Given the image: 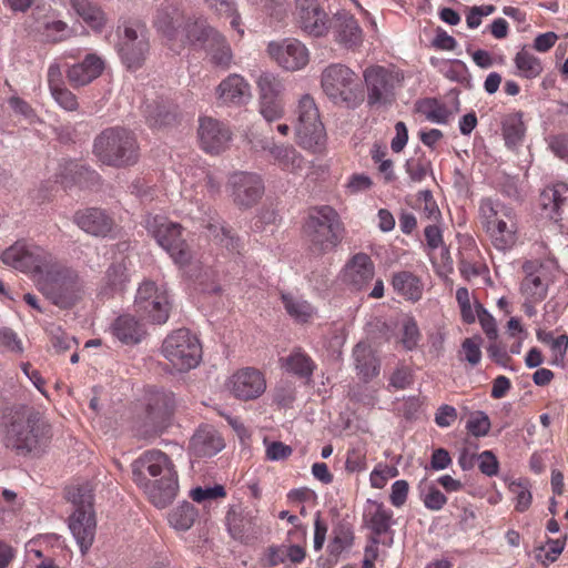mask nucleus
I'll list each match as a JSON object with an SVG mask.
<instances>
[{"mask_svg":"<svg viewBox=\"0 0 568 568\" xmlns=\"http://www.w3.org/2000/svg\"><path fill=\"white\" fill-rule=\"evenodd\" d=\"M132 479L158 508H165L179 491V475L174 463L159 449L144 452L132 465Z\"/></svg>","mask_w":568,"mask_h":568,"instance_id":"f257e3e1","label":"nucleus"},{"mask_svg":"<svg viewBox=\"0 0 568 568\" xmlns=\"http://www.w3.org/2000/svg\"><path fill=\"white\" fill-rule=\"evenodd\" d=\"M52 438V427L34 408L16 410L6 426L3 444L18 456H40Z\"/></svg>","mask_w":568,"mask_h":568,"instance_id":"f03ea898","label":"nucleus"},{"mask_svg":"<svg viewBox=\"0 0 568 568\" xmlns=\"http://www.w3.org/2000/svg\"><path fill=\"white\" fill-rule=\"evenodd\" d=\"M37 285L52 304L64 310L74 306L84 295V282L79 273L52 260L42 268Z\"/></svg>","mask_w":568,"mask_h":568,"instance_id":"7ed1b4c3","label":"nucleus"},{"mask_svg":"<svg viewBox=\"0 0 568 568\" xmlns=\"http://www.w3.org/2000/svg\"><path fill=\"white\" fill-rule=\"evenodd\" d=\"M303 234L310 251L315 255H324L341 244L344 225L339 214L332 206H314L308 210Z\"/></svg>","mask_w":568,"mask_h":568,"instance_id":"20e7f679","label":"nucleus"},{"mask_svg":"<svg viewBox=\"0 0 568 568\" xmlns=\"http://www.w3.org/2000/svg\"><path fill=\"white\" fill-rule=\"evenodd\" d=\"M92 152L102 164L120 169L138 162L139 144L131 130L110 126L94 138Z\"/></svg>","mask_w":568,"mask_h":568,"instance_id":"39448f33","label":"nucleus"},{"mask_svg":"<svg viewBox=\"0 0 568 568\" xmlns=\"http://www.w3.org/2000/svg\"><path fill=\"white\" fill-rule=\"evenodd\" d=\"M479 216L486 233L497 250L507 251L516 244L518 223L511 207L490 199H484L479 205Z\"/></svg>","mask_w":568,"mask_h":568,"instance_id":"423d86ee","label":"nucleus"},{"mask_svg":"<svg viewBox=\"0 0 568 568\" xmlns=\"http://www.w3.org/2000/svg\"><path fill=\"white\" fill-rule=\"evenodd\" d=\"M67 495L74 505V511L69 517V529L82 555H85L94 541L97 529L92 488L89 485L71 487Z\"/></svg>","mask_w":568,"mask_h":568,"instance_id":"0eeeda50","label":"nucleus"},{"mask_svg":"<svg viewBox=\"0 0 568 568\" xmlns=\"http://www.w3.org/2000/svg\"><path fill=\"white\" fill-rule=\"evenodd\" d=\"M295 113L294 130L297 144L314 153H322L327 138L314 99L310 94H304L298 100Z\"/></svg>","mask_w":568,"mask_h":568,"instance_id":"6e6552de","label":"nucleus"},{"mask_svg":"<svg viewBox=\"0 0 568 568\" xmlns=\"http://www.w3.org/2000/svg\"><path fill=\"white\" fill-rule=\"evenodd\" d=\"M321 87L335 104L356 105L361 99L358 75L342 63H332L322 71Z\"/></svg>","mask_w":568,"mask_h":568,"instance_id":"1a4fd4ad","label":"nucleus"},{"mask_svg":"<svg viewBox=\"0 0 568 568\" xmlns=\"http://www.w3.org/2000/svg\"><path fill=\"white\" fill-rule=\"evenodd\" d=\"M133 307L142 321L155 325L165 324L172 308L166 285L151 280L143 281L136 290Z\"/></svg>","mask_w":568,"mask_h":568,"instance_id":"9d476101","label":"nucleus"},{"mask_svg":"<svg viewBox=\"0 0 568 568\" xmlns=\"http://www.w3.org/2000/svg\"><path fill=\"white\" fill-rule=\"evenodd\" d=\"M161 352L179 372L195 368L202 359L200 339L186 328H180L169 334L162 343Z\"/></svg>","mask_w":568,"mask_h":568,"instance_id":"9b49d317","label":"nucleus"},{"mask_svg":"<svg viewBox=\"0 0 568 568\" xmlns=\"http://www.w3.org/2000/svg\"><path fill=\"white\" fill-rule=\"evenodd\" d=\"M119 30L118 53L130 70L141 68L150 51L149 31L140 21H126Z\"/></svg>","mask_w":568,"mask_h":568,"instance_id":"f8f14e48","label":"nucleus"},{"mask_svg":"<svg viewBox=\"0 0 568 568\" xmlns=\"http://www.w3.org/2000/svg\"><path fill=\"white\" fill-rule=\"evenodd\" d=\"M145 225L159 245L170 254L175 263L185 265L190 262L191 251L181 236L182 226L179 223L171 222L162 215H148Z\"/></svg>","mask_w":568,"mask_h":568,"instance_id":"ddd939ff","label":"nucleus"},{"mask_svg":"<svg viewBox=\"0 0 568 568\" xmlns=\"http://www.w3.org/2000/svg\"><path fill=\"white\" fill-rule=\"evenodd\" d=\"M176 400L174 394L168 390H150L146 396V423L144 429L138 433L144 438L155 437L169 424L174 414Z\"/></svg>","mask_w":568,"mask_h":568,"instance_id":"4468645a","label":"nucleus"},{"mask_svg":"<svg viewBox=\"0 0 568 568\" xmlns=\"http://www.w3.org/2000/svg\"><path fill=\"white\" fill-rule=\"evenodd\" d=\"M363 77L369 105H388L395 100V88L400 81L398 72L382 65H372L365 69Z\"/></svg>","mask_w":568,"mask_h":568,"instance_id":"2eb2a0df","label":"nucleus"},{"mask_svg":"<svg viewBox=\"0 0 568 568\" xmlns=\"http://www.w3.org/2000/svg\"><path fill=\"white\" fill-rule=\"evenodd\" d=\"M539 205L545 217L568 233V185L565 182L546 186L539 194Z\"/></svg>","mask_w":568,"mask_h":568,"instance_id":"dca6fc26","label":"nucleus"},{"mask_svg":"<svg viewBox=\"0 0 568 568\" xmlns=\"http://www.w3.org/2000/svg\"><path fill=\"white\" fill-rule=\"evenodd\" d=\"M295 20L306 34L321 38L329 30V18L317 0H295Z\"/></svg>","mask_w":568,"mask_h":568,"instance_id":"f3484780","label":"nucleus"},{"mask_svg":"<svg viewBox=\"0 0 568 568\" xmlns=\"http://www.w3.org/2000/svg\"><path fill=\"white\" fill-rule=\"evenodd\" d=\"M268 54L285 70L296 71L303 69L310 61V52L297 39L273 41L267 47Z\"/></svg>","mask_w":568,"mask_h":568,"instance_id":"a211bd4d","label":"nucleus"},{"mask_svg":"<svg viewBox=\"0 0 568 568\" xmlns=\"http://www.w3.org/2000/svg\"><path fill=\"white\" fill-rule=\"evenodd\" d=\"M525 277L520 283V292L526 301L538 303L546 298L548 286L552 282L548 267L544 263L527 261L523 264Z\"/></svg>","mask_w":568,"mask_h":568,"instance_id":"6ab92c4d","label":"nucleus"},{"mask_svg":"<svg viewBox=\"0 0 568 568\" xmlns=\"http://www.w3.org/2000/svg\"><path fill=\"white\" fill-rule=\"evenodd\" d=\"M197 135L201 149L210 154H220L226 150L232 138L230 129L217 119H199Z\"/></svg>","mask_w":568,"mask_h":568,"instance_id":"aec40b11","label":"nucleus"},{"mask_svg":"<svg viewBox=\"0 0 568 568\" xmlns=\"http://www.w3.org/2000/svg\"><path fill=\"white\" fill-rule=\"evenodd\" d=\"M230 392L239 399L251 400L260 397L266 389L263 374L253 367L235 372L227 382Z\"/></svg>","mask_w":568,"mask_h":568,"instance_id":"412c9836","label":"nucleus"},{"mask_svg":"<svg viewBox=\"0 0 568 568\" xmlns=\"http://www.w3.org/2000/svg\"><path fill=\"white\" fill-rule=\"evenodd\" d=\"M52 257L43 252L30 250L27 245L17 242L2 253L3 263L20 270L33 271L38 276L41 274Z\"/></svg>","mask_w":568,"mask_h":568,"instance_id":"4be33fe9","label":"nucleus"},{"mask_svg":"<svg viewBox=\"0 0 568 568\" xmlns=\"http://www.w3.org/2000/svg\"><path fill=\"white\" fill-rule=\"evenodd\" d=\"M217 101L223 105L240 106L247 103L252 97L251 85L240 74L227 75L215 89Z\"/></svg>","mask_w":568,"mask_h":568,"instance_id":"5701e85b","label":"nucleus"},{"mask_svg":"<svg viewBox=\"0 0 568 568\" xmlns=\"http://www.w3.org/2000/svg\"><path fill=\"white\" fill-rule=\"evenodd\" d=\"M185 20L180 3L165 0L156 10L154 27L169 40H178Z\"/></svg>","mask_w":568,"mask_h":568,"instance_id":"b1692460","label":"nucleus"},{"mask_svg":"<svg viewBox=\"0 0 568 568\" xmlns=\"http://www.w3.org/2000/svg\"><path fill=\"white\" fill-rule=\"evenodd\" d=\"M73 222L85 233L106 237L114 227V221L104 210L89 207L74 213Z\"/></svg>","mask_w":568,"mask_h":568,"instance_id":"393cba45","label":"nucleus"},{"mask_svg":"<svg viewBox=\"0 0 568 568\" xmlns=\"http://www.w3.org/2000/svg\"><path fill=\"white\" fill-rule=\"evenodd\" d=\"M219 33L204 17H190L184 21L178 40L183 44L204 49Z\"/></svg>","mask_w":568,"mask_h":568,"instance_id":"a878e982","label":"nucleus"},{"mask_svg":"<svg viewBox=\"0 0 568 568\" xmlns=\"http://www.w3.org/2000/svg\"><path fill=\"white\" fill-rule=\"evenodd\" d=\"M374 275V263L365 253L355 254L345 266V281L355 291L365 290Z\"/></svg>","mask_w":568,"mask_h":568,"instance_id":"bb28decb","label":"nucleus"},{"mask_svg":"<svg viewBox=\"0 0 568 568\" xmlns=\"http://www.w3.org/2000/svg\"><path fill=\"white\" fill-rule=\"evenodd\" d=\"M104 69V61L95 53H89L83 61L71 65L67 71L70 84L84 87L99 78Z\"/></svg>","mask_w":568,"mask_h":568,"instance_id":"cd10ccee","label":"nucleus"},{"mask_svg":"<svg viewBox=\"0 0 568 568\" xmlns=\"http://www.w3.org/2000/svg\"><path fill=\"white\" fill-rule=\"evenodd\" d=\"M335 41L347 49L362 44L363 32L356 19L348 13H338L333 26Z\"/></svg>","mask_w":568,"mask_h":568,"instance_id":"c85d7f7f","label":"nucleus"},{"mask_svg":"<svg viewBox=\"0 0 568 568\" xmlns=\"http://www.w3.org/2000/svg\"><path fill=\"white\" fill-rule=\"evenodd\" d=\"M226 523L232 537L241 541L255 538L261 532L257 517L248 511H235L232 509L226 515Z\"/></svg>","mask_w":568,"mask_h":568,"instance_id":"c756f323","label":"nucleus"},{"mask_svg":"<svg viewBox=\"0 0 568 568\" xmlns=\"http://www.w3.org/2000/svg\"><path fill=\"white\" fill-rule=\"evenodd\" d=\"M227 189L231 190L234 203L242 207L253 206L264 194L262 180H234Z\"/></svg>","mask_w":568,"mask_h":568,"instance_id":"7c9ffc66","label":"nucleus"},{"mask_svg":"<svg viewBox=\"0 0 568 568\" xmlns=\"http://www.w3.org/2000/svg\"><path fill=\"white\" fill-rule=\"evenodd\" d=\"M128 282L129 275L125 260L115 261L111 263L105 271L99 294L104 297H110L115 293H121L125 290Z\"/></svg>","mask_w":568,"mask_h":568,"instance_id":"2f4dec72","label":"nucleus"},{"mask_svg":"<svg viewBox=\"0 0 568 568\" xmlns=\"http://www.w3.org/2000/svg\"><path fill=\"white\" fill-rule=\"evenodd\" d=\"M114 336L126 345L140 343L146 335L144 325L131 314L119 316L112 325Z\"/></svg>","mask_w":568,"mask_h":568,"instance_id":"473e14b6","label":"nucleus"},{"mask_svg":"<svg viewBox=\"0 0 568 568\" xmlns=\"http://www.w3.org/2000/svg\"><path fill=\"white\" fill-rule=\"evenodd\" d=\"M224 442L211 427H201L191 438V448L199 457H211L222 450Z\"/></svg>","mask_w":568,"mask_h":568,"instance_id":"72a5a7b5","label":"nucleus"},{"mask_svg":"<svg viewBox=\"0 0 568 568\" xmlns=\"http://www.w3.org/2000/svg\"><path fill=\"white\" fill-rule=\"evenodd\" d=\"M364 518L374 535L381 536L389 530L393 523V513L386 509L382 503L368 500Z\"/></svg>","mask_w":568,"mask_h":568,"instance_id":"f704fd0d","label":"nucleus"},{"mask_svg":"<svg viewBox=\"0 0 568 568\" xmlns=\"http://www.w3.org/2000/svg\"><path fill=\"white\" fill-rule=\"evenodd\" d=\"M281 362L288 373L305 379H310L316 368L314 361L301 347H295Z\"/></svg>","mask_w":568,"mask_h":568,"instance_id":"c9c22d12","label":"nucleus"},{"mask_svg":"<svg viewBox=\"0 0 568 568\" xmlns=\"http://www.w3.org/2000/svg\"><path fill=\"white\" fill-rule=\"evenodd\" d=\"M75 13L93 30L101 31L106 17L104 11L93 0H69Z\"/></svg>","mask_w":568,"mask_h":568,"instance_id":"e433bc0d","label":"nucleus"},{"mask_svg":"<svg viewBox=\"0 0 568 568\" xmlns=\"http://www.w3.org/2000/svg\"><path fill=\"white\" fill-rule=\"evenodd\" d=\"M394 291L409 301H418L422 297L423 285L420 280L408 271L394 273L392 278Z\"/></svg>","mask_w":568,"mask_h":568,"instance_id":"4c0bfd02","label":"nucleus"},{"mask_svg":"<svg viewBox=\"0 0 568 568\" xmlns=\"http://www.w3.org/2000/svg\"><path fill=\"white\" fill-rule=\"evenodd\" d=\"M353 356L358 374L365 379H371L378 374L379 364L372 347L363 342L356 344Z\"/></svg>","mask_w":568,"mask_h":568,"instance_id":"58836bf2","label":"nucleus"},{"mask_svg":"<svg viewBox=\"0 0 568 568\" xmlns=\"http://www.w3.org/2000/svg\"><path fill=\"white\" fill-rule=\"evenodd\" d=\"M204 50L206 51L210 62L213 65L223 70H226L231 67L233 61V52L226 39L221 33L213 38V41H210Z\"/></svg>","mask_w":568,"mask_h":568,"instance_id":"ea45409f","label":"nucleus"},{"mask_svg":"<svg viewBox=\"0 0 568 568\" xmlns=\"http://www.w3.org/2000/svg\"><path fill=\"white\" fill-rule=\"evenodd\" d=\"M270 154L291 174H297L304 163L302 155L291 145L274 144L270 148Z\"/></svg>","mask_w":568,"mask_h":568,"instance_id":"a19ab883","label":"nucleus"},{"mask_svg":"<svg viewBox=\"0 0 568 568\" xmlns=\"http://www.w3.org/2000/svg\"><path fill=\"white\" fill-rule=\"evenodd\" d=\"M281 300L287 314L297 322L306 323L315 312L307 301L290 293H282Z\"/></svg>","mask_w":568,"mask_h":568,"instance_id":"79ce46f5","label":"nucleus"},{"mask_svg":"<svg viewBox=\"0 0 568 568\" xmlns=\"http://www.w3.org/2000/svg\"><path fill=\"white\" fill-rule=\"evenodd\" d=\"M197 509L190 501H183L169 515L170 525L181 531L189 530L197 518Z\"/></svg>","mask_w":568,"mask_h":568,"instance_id":"37998d69","label":"nucleus"},{"mask_svg":"<svg viewBox=\"0 0 568 568\" xmlns=\"http://www.w3.org/2000/svg\"><path fill=\"white\" fill-rule=\"evenodd\" d=\"M517 74L525 79H535L542 72L541 61L531 52L521 49L514 59Z\"/></svg>","mask_w":568,"mask_h":568,"instance_id":"c03bdc74","label":"nucleus"},{"mask_svg":"<svg viewBox=\"0 0 568 568\" xmlns=\"http://www.w3.org/2000/svg\"><path fill=\"white\" fill-rule=\"evenodd\" d=\"M417 111L428 121L437 124H445L452 115L448 108L436 99H425L417 103Z\"/></svg>","mask_w":568,"mask_h":568,"instance_id":"a18cd8bd","label":"nucleus"},{"mask_svg":"<svg viewBox=\"0 0 568 568\" xmlns=\"http://www.w3.org/2000/svg\"><path fill=\"white\" fill-rule=\"evenodd\" d=\"M144 114L151 126H164L174 120V112L171 105L159 101L146 103Z\"/></svg>","mask_w":568,"mask_h":568,"instance_id":"49530a36","label":"nucleus"},{"mask_svg":"<svg viewBox=\"0 0 568 568\" xmlns=\"http://www.w3.org/2000/svg\"><path fill=\"white\" fill-rule=\"evenodd\" d=\"M54 164L55 178H81L91 173L90 166L82 160L62 158Z\"/></svg>","mask_w":568,"mask_h":568,"instance_id":"de8ad7c7","label":"nucleus"},{"mask_svg":"<svg viewBox=\"0 0 568 568\" xmlns=\"http://www.w3.org/2000/svg\"><path fill=\"white\" fill-rule=\"evenodd\" d=\"M258 99L281 98L284 90L282 81L270 72H263L257 79Z\"/></svg>","mask_w":568,"mask_h":568,"instance_id":"09e8293b","label":"nucleus"},{"mask_svg":"<svg viewBox=\"0 0 568 568\" xmlns=\"http://www.w3.org/2000/svg\"><path fill=\"white\" fill-rule=\"evenodd\" d=\"M510 493L514 495L516 501L515 508L517 511H526L531 504V493L527 481H511L508 486Z\"/></svg>","mask_w":568,"mask_h":568,"instance_id":"8fccbe9b","label":"nucleus"},{"mask_svg":"<svg viewBox=\"0 0 568 568\" xmlns=\"http://www.w3.org/2000/svg\"><path fill=\"white\" fill-rule=\"evenodd\" d=\"M258 100L260 113L267 122L280 120L284 115V104L281 98Z\"/></svg>","mask_w":568,"mask_h":568,"instance_id":"3c124183","label":"nucleus"},{"mask_svg":"<svg viewBox=\"0 0 568 568\" xmlns=\"http://www.w3.org/2000/svg\"><path fill=\"white\" fill-rule=\"evenodd\" d=\"M466 428L475 437L486 436L490 429V419L486 413L477 410L470 415Z\"/></svg>","mask_w":568,"mask_h":568,"instance_id":"603ef678","label":"nucleus"},{"mask_svg":"<svg viewBox=\"0 0 568 568\" xmlns=\"http://www.w3.org/2000/svg\"><path fill=\"white\" fill-rule=\"evenodd\" d=\"M204 2L216 13L232 18L231 26L237 29L240 26V14L236 12L232 0H204Z\"/></svg>","mask_w":568,"mask_h":568,"instance_id":"864d4df0","label":"nucleus"},{"mask_svg":"<svg viewBox=\"0 0 568 568\" xmlns=\"http://www.w3.org/2000/svg\"><path fill=\"white\" fill-rule=\"evenodd\" d=\"M367 467L366 449L362 446L348 449L345 462V469L348 473H361Z\"/></svg>","mask_w":568,"mask_h":568,"instance_id":"5fc2aeb1","label":"nucleus"},{"mask_svg":"<svg viewBox=\"0 0 568 568\" xmlns=\"http://www.w3.org/2000/svg\"><path fill=\"white\" fill-rule=\"evenodd\" d=\"M420 338V333L417 326V323L414 318L409 317L403 323V334L400 338V343L404 348L407 351H412L416 348Z\"/></svg>","mask_w":568,"mask_h":568,"instance_id":"6e6d98bb","label":"nucleus"},{"mask_svg":"<svg viewBox=\"0 0 568 568\" xmlns=\"http://www.w3.org/2000/svg\"><path fill=\"white\" fill-rule=\"evenodd\" d=\"M503 134L507 145L518 144L525 134L524 123L518 119H510L504 123Z\"/></svg>","mask_w":568,"mask_h":568,"instance_id":"4d7b16f0","label":"nucleus"},{"mask_svg":"<svg viewBox=\"0 0 568 568\" xmlns=\"http://www.w3.org/2000/svg\"><path fill=\"white\" fill-rule=\"evenodd\" d=\"M481 337L480 336H474L470 338H466L462 344V349L465 353V359L471 365L476 366L479 364L481 359V351H480V344H481Z\"/></svg>","mask_w":568,"mask_h":568,"instance_id":"13d9d810","label":"nucleus"},{"mask_svg":"<svg viewBox=\"0 0 568 568\" xmlns=\"http://www.w3.org/2000/svg\"><path fill=\"white\" fill-rule=\"evenodd\" d=\"M51 344L55 353L62 354L77 345V339L61 328H55L51 331Z\"/></svg>","mask_w":568,"mask_h":568,"instance_id":"bf43d9fd","label":"nucleus"},{"mask_svg":"<svg viewBox=\"0 0 568 568\" xmlns=\"http://www.w3.org/2000/svg\"><path fill=\"white\" fill-rule=\"evenodd\" d=\"M478 468L488 477L496 476L499 470V462L496 455L491 450L480 453L478 455Z\"/></svg>","mask_w":568,"mask_h":568,"instance_id":"052dcab7","label":"nucleus"},{"mask_svg":"<svg viewBox=\"0 0 568 568\" xmlns=\"http://www.w3.org/2000/svg\"><path fill=\"white\" fill-rule=\"evenodd\" d=\"M476 313L480 326L485 334L487 335V337L491 341H495L498 336L495 318L487 312V310L481 304L476 305Z\"/></svg>","mask_w":568,"mask_h":568,"instance_id":"680f3d73","label":"nucleus"},{"mask_svg":"<svg viewBox=\"0 0 568 568\" xmlns=\"http://www.w3.org/2000/svg\"><path fill=\"white\" fill-rule=\"evenodd\" d=\"M225 494V489L222 485H215L214 487L206 488L196 487L191 490V497L196 503L222 498Z\"/></svg>","mask_w":568,"mask_h":568,"instance_id":"e2e57ef3","label":"nucleus"},{"mask_svg":"<svg viewBox=\"0 0 568 568\" xmlns=\"http://www.w3.org/2000/svg\"><path fill=\"white\" fill-rule=\"evenodd\" d=\"M55 102L67 111H74L78 109L77 97L67 88H54L51 92Z\"/></svg>","mask_w":568,"mask_h":568,"instance_id":"0e129e2a","label":"nucleus"},{"mask_svg":"<svg viewBox=\"0 0 568 568\" xmlns=\"http://www.w3.org/2000/svg\"><path fill=\"white\" fill-rule=\"evenodd\" d=\"M407 165L410 178L435 176L430 161L425 158L413 159L408 161Z\"/></svg>","mask_w":568,"mask_h":568,"instance_id":"69168bd1","label":"nucleus"},{"mask_svg":"<svg viewBox=\"0 0 568 568\" xmlns=\"http://www.w3.org/2000/svg\"><path fill=\"white\" fill-rule=\"evenodd\" d=\"M0 346L4 351L13 353H22L23 347L18 335L9 327L0 328Z\"/></svg>","mask_w":568,"mask_h":568,"instance_id":"338daca9","label":"nucleus"},{"mask_svg":"<svg viewBox=\"0 0 568 568\" xmlns=\"http://www.w3.org/2000/svg\"><path fill=\"white\" fill-rule=\"evenodd\" d=\"M424 505L429 510H440L447 503V497L434 485L428 487L423 497Z\"/></svg>","mask_w":568,"mask_h":568,"instance_id":"774afa93","label":"nucleus"}]
</instances>
